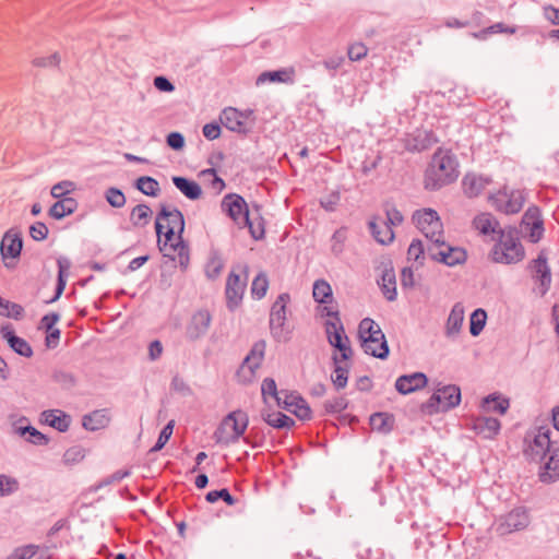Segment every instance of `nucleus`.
<instances>
[{
	"label": "nucleus",
	"instance_id": "obj_1",
	"mask_svg": "<svg viewBox=\"0 0 559 559\" xmlns=\"http://www.w3.org/2000/svg\"><path fill=\"white\" fill-rule=\"evenodd\" d=\"M156 234L159 250L173 261H177L182 270L189 265V248L182 240L185 219L182 213L175 207L163 206L156 217Z\"/></svg>",
	"mask_w": 559,
	"mask_h": 559
},
{
	"label": "nucleus",
	"instance_id": "obj_2",
	"mask_svg": "<svg viewBox=\"0 0 559 559\" xmlns=\"http://www.w3.org/2000/svg\"><path fill=\"white\" fill-rule=\"evenodd\" d=\"M459 177V163L449 150L439 148L432 155L425 173V188L437 190L456 180Z\"/></svg>",
	"mask_w": 559,
	"mask_h": 559
},
{
	"label": "nucleus",
	"instance_id": "obj_3",
	"mask_svg": "<svg viewBox=\"0 0 559 559\" xmlns=\"http://www.w3.org/2000/svg\"><path fill=\"white\" fill-rule=\"evenodd\" d=\"M525 257L518 231L514 228L499 229L498 238L492 246L489 258L499 264H516Z\"/></svg>",
	"mask_w": 559,
	"mask_h": 559
},
{
	"label": "nucleus",
	"instance_id": "obj_4",
	"mask_svg": "<svg viewBox=\"0 0 559 559\" xmlns=\"http://www.w3.org/2000/svg\"><path fill=\"white\" fill-rule=\"evenodd\" d=\"M358 334L366 354L381 359L388 356L389 348L384 334L372 319L365 318L360 321Z\"/></svg>",
	"mask_w": 559,
	"mask_h": 559
},
{
	"label": "nucleus",
	"instance_id": "obj_5",
	"mask_svg": "<svg viewBox=\"0 0 559 559\" xmlns=\"http://www.w3.org/2000/svg\"><path fill=\"white\" fill-rule=\"evenodd\" d=\"M321 312L332 318L325 322V333L330 345L338 352V357L348 360L352 356V348L336 309L332 306H323Z\"/></svg>",
	"mask_w": 559,
	"mask_h": 559
},
{
	"label": "nucleus",
	"instance_id": "obj_6",
	"mask_svg": "<svg viewBox=\"0 0 559 559\" xmlns=\"http://www.w3.org/2000/svg\"><path fill=\"white\" fill-rule=\"evenodd\" d=\"M550 429L538 427L530 430L524 438V455L535 462L547 457L556 448L550 441Z\"/></svg>",
	"mask_w": 559,
	"mask_h": 559
},
{
	"label": "nucleus",
	"instance_id": "obj_7",
	"mask_svg": "<svg viewBox=\"0 0 559 559\" xmlns=\"http://www.w3.org/2000/svg\"><path fill=\"white\" fill-rule=\"evenodd\" d=\"M248 416L242 411H235L228 414L215 432L218 443L229 444L238 441L248 427Z\"/></svg>",
	"mask_w": 559,
	"mask_h": 559
},
{
	"label": "nucleus",
	"instance_id": "obj_8",
	"mask_svg": "<svg viewBox=\"0 0 559 559\" xmlns=\"http://www.w3.org/2000/svg\"><path fill=\"white\" fill-rule=\"evenodd\" d=\"M290 301L288 294H281L274 301L270 313V330L277 342H287L290 336V328L287 324L286 307Z\"/></svg>",
	"mask_w": 559,
	"mask_h": 559
},
{
	"label": "nucleus",
	"instance_id": "obj_9",
	"mask_svg": "<svg viewBox=\"0 0 559 559\" xmlns=\"http://www.w3.org/2000/svg\"><path fill=\"white\" fill-rule=\"evenodd\" d=\"M413 219L417 228L424 234L428 243L433 245L443 238V226L438 213L431 209L417 211Z\"/></svg>",
	"mask_w": 559,
	"mask_h": 559
},
{
	"label": "nucleus",
	"instance_id": "obj_10",
	"mask_svg": "<svg viewBox=\"0 0 559 559\" xmlns=\"http://www.w3.org/2000/svg\"><path fill=\"white\" fill-rule=\"evenodd\" d=\"M461 391L456 385H445L438 389L424 405L428 414L445 412L460 404Z\"/></svg>",
	"mask_w": 559,
	"mask_h": 559
},
{
	"label": "nucleus",
	"instance_id": "obj_11",
	"mask_svg": "<svg viewBox=\"0 0 559 559\" xmlns=\"http://www.w3.org/2000/svg\"><path fill=\"white\" fill-rule=\"evenodd\" d=\"M428 255L448 266L463 264L466 261V251L461 247L447 243L443 238L433 245H427Z\"/></svg>",
	"mask_w": 559,
	"mask_h": 559
},
{
	"label": "nucleus",
	"instance_id": "obj_12",
	"mask_svg": "<svg viewBox=\"0 0 559 559\" xmlns=\"http://www.w3.org/2000/svg\"><path fill=\"white\" fill-rule=\"evenodd\" d=\"M489 200L492 206L504 214L519 213L524 204V193L521 190H508L507 187L491 194Z\"/></svg>",
	"mask_w": 559,
	"mask_h": 559
},
{
	"label": "nucleus",
	"instance_id": "obj_13",
	"mask_svg": "<svg viewBox=\"0 0 559 559\" xmlns=\"http://www.w3.org/2000/svg\"><path fill=\"white\" fill-rule=\"evenodd\" d=\"M530 522L528 512L524 508H515L497 520L495 531L498 535L506 536L525 530Z\"/></svg>",
	"mask_w": 559,
	"mask_h": 559
},
{
	"label": "nucleus",
	"instance_id": "obj_14",
	"mask_svg": "<svg viewBox=\"0 0 559 559\" xmlns=\"http://www.w3.org/2000/svg\"><path fill=\"white\" fill-rule=\"evenodd\" d=\"M252 115L253 111L250 109L241 111L234 107H227L221 112L219 121L226 129L233 132L247 134L251 129L247 121Z\"/></svg>",
	"mask_w": 559,
	"mask_h": 559
},
{
	"label": "nucleus",
	"instance_id": "obj_15",
	"mask_svg": "<svg viewBox=\"0 0 559 559\" xmlns=\"http://www.w3.org/2000/svg\"><path fill=\"white\" fill-rule=\"evenodd\" d=\"M528 267L533 280L537 284L535 288L536 293L542 297L545 296L551 285V271L544 251H542L536 259L531 261Z\"/></svg>",
	"mask_w": 559,
	"mask_h": 559
},
{
	"label": "nucleus",
	"instance_id": "obj_16",
	"mask_svg": "<svg viewBox=\"0 0 559 559\" xmlns=\"http://www.w3.org/2000/svg\"><path fill=\"white\" fill-rule=\"evenodd\" d=\"M222 207L239 227H243L245 223H249V210L242 197L238 194L225 195Z\"/></svg>",
	"mask_w": 559,
	"mask_h": 559
},
{
	"label": "nucleus",
	"instance_id": "obj_17",
	"mask_svg": "<svg viewBox=\"0 0 559 559\" xmlns=\"http://www.w3.org/2000/svg\"><path fill=\"white\" fill-rule=\"evenodd\" d=\"M247 276L241 278L239 274L231 272L226 282V304L229 310H235L239 307L246 289Z\"/></svg>",
	"mask_w": 559,
	"mask_h": 559
},
{
	"label": "nucleus",
	"instance_id": "obj_18",
	"mask_svg": "<svg viewBox=\"0 0 559 559\" xmlns=\"http://www.w3.org/2000/svg\"><path fill=\"white\" fill-rule=\"evenodd\" d=\"M277 406L293 413L301 420H306L311 417V411L306 401L294 392H285L282 400L277 403Z\"/></svg>",
	"mask_w": 559,
	"mask_h": 559
},
{
	"label": "nucleus",
	"instance_id": "obj_19",
	"mask_svg": "<svg viewBox=\"0 0 559 559\" xmlns=\"http://www.w3.org/2000/svg\"><path fill=\"white\" fill-rule=\"evenodd\" d=\"M212 317L207 310H199L192 314L186 326V336L195 341L203 337L211 325Z\"/></svg>",
	"mask_w": 559,
	"mask_h": 559
},
{
	"label": "nucleus",
	"instance_id": "obj_20",
	"mask_svg": "<svg viewBox=\"0 0 559 559\" xmlns=\"http://www.w3.org/2000/svg\"><path fill=\"white\" fill-rule=\"evenodd\" d=\"M59 319L60 317L58 313L51 312L45 316L40 320L39 326H37V329L45 330V346L47 349H53L59 345L61 332L58 328H56V324L59 321Z\"/></svg>",
	"mask_w": 559,
	"mask_h": 559
},
{
	"label": "nucleus",
	"instance_id": "obj_21",
	"mask_svg": "<svg viewBox=\"0 0 559 559\" xmlns=\"http://www.w3.org/2000/svg\"><path fill=\"white\" fill-rule=\"evenodd\" d=\"M428 379L423 372L404 374L396 379L395 389L401 394H409L426 386Z\"/></svg>",
	"mask_w": 559,
	"mask_h": 559
},
{
	"label": "nucleus",
	"instance_id": "obj_22",
	"mask_svg": "<svg viewBox=\"0 0 559 559\" xmlns=\"http://www.w3.org/2000/svg\"><path fill=\"white\" fill-rule=\"evenodd\" d=\"M523 226L525 230L528 229V238L532 242H537L543 237L544 228L543 222L539 219V212L537 209H528L523 216Z\"/></svg>",
	"mask_w": 559,
	"mask_h": 559
},
{
	"label": "nucleus",
	"instance_id": "obj_23",
	"mask_svg": "<svg viewBox=\"0 0 559 559\" xmlns=\"http://www.w3.org/2000/svg\"><path fill=\"white\" fill-rule=\"evenodd\" d=\"M22 250V238L21 235L13 229L7 231L1 240L0 251L2 258H17Z\"/></svg>",
	"mask_w": 559,
	"mask_h": 559
},
{
	"label": "nucleus",
	"instance_id": "obj_24",
	"mask_svg": "<svg viewBox=\"0 0 559 559\" xmlns=\"http://www.w3.org/2000/svg\"><path fill=\"white\" fill-rule=\"evenodd\" d=\"M295 81V69L284 68L277 71L262 72L255 81V84L263 85L265 83H285L293 84Z\"/></svg>",
	"mask_w": 559,
	"mask_h": 559
},
{
	"label": "nucleus",
	"instance_id": "obj_25",
	"mask_svg": "<svg viewBox=\"0 0 559 559\" xmlns=\"http://www.w3.org/2000/svg\"><path fill=\"white\" fill-rule=\"evenodd\" d=\"M490 182L491 179L489 177L476 174H467L463 178L462 185L464 193L467 197L473 198L479 195Z\"/></svg>",
	"mask_w": 559,
	"mask_h": 559
},
{
	"label": "nucleus",
	"instance_id": "obj_26",
	"mask_svg": "<svg viewBox=\"0 0 559 559\" xmlns=\"http://www.w3.org/2000/svg\"><path fill=\"white\" fill-rule=\"evenodd\" d=\"M0 333L11 346V348L20 355L31 357L33 354L32 347L23 338L14 334V330L10 324H5L1 328Z\"/></svg>",
	"mask_w": 559,
	"mask_h": 559
},
{
	"label": "nucleus",
	"instance_id": "obj_27",
	"mask_svg": "<svg viewBox=\"0 0 559 559\" xmlns=\"http://www.w3.org/2000/svg\"><path fill=\"white\" fill-rule=\"evenodd\" d=\"M463 321L464 307L462 306V304L457 302L452 307L450 314L447 319L445 336L449 338H455L461 332Z\"/></svg>",
	"mask_w": 559,
	"mask_h": 559
},
{
	"label": "nucleus",
	"instance_id": "obj_28",
	"mask_svg": "<svg viewBox=\"0 0 559 559\" xmlns=\"http://www.w3.org/2000/svg\"><path fill=\"white\" fill-rule=\"evenodd\" d=\"M472 428L477 435L491 439L499 432L500 421L492 417H477L473 420Z\"/></svg>",
	"mask_w": 559,
	"mask_h": 559
},
{
	"label": "nucleus",
	"instance_id": "obj_29",
	"mask_svg": "<svg viewBox=\"0 0 559 559\" xmlns=\"http://www.w3.org/2000/svg\"><path fill=\"white\" fill-rule=\"evenodd\" d=\"M41 424H46L60 432L68 430L71 419L70 416L60 409H51L41 413Z\"/></svg>",
	"mask_w": 559,
	"mask_h": 559
},
{
	"label": "nucleus",
	"instance_id": "obj_30",
	"mask_svg": "<svg viewBox=\"0 0 559 559\" xmlns=\"http://www.w3.org/2000/svg\"><path fill=\"white\" fill-rule=\"evenodd\" d=\"M547 457L548 460L540 468L539 478L543 483H552L559 478V449L551 451Z\"/></svg>",
	"mask_w": 559,
	"mask_h": 559
},
{
	"label": "nucleus",
	"instance_id": "obj_31",
	"mask_svg": "<svg viewBox=\"0 0 559 559\" xmlns=\"http://www.w3.org/2000/svg\"><path fill=\"white\" fill-rule=\"evenodd\" d=\"M110 423V415L107 409H97L87 414L82 419V425L86 430L96 431L107 427Z\"/></svg>",
	"mask_w": 559,
	"mask_h": 559
},
{
	"label": "nucleus",
	"instance_id": "obj_32",
	"mask_svg": "<svg viewBox=\"0 0 559 559\" xmlns=\"http://www.w3.org/2000/svg\"><path fill=\"white\" fill-rule=\"evenodd\" d=\"M369 229L373 238L381 245H388L394 239L392 227L383 219H372L369 223Z\"/></svg>",
	"mask_w": 559,
	"mask_h": 559
},
{
	"label": "nucleus",
	"instance_id": "obj_33",
	"mask_svg": "<svg viewBox=\"0 0 559 559\" xmlns=\"http://www.w3.org/2000/svg\"><path fill=\"white\" fill-rule=\"evenodd\" d=\"M171 180L175 187L189 200L194 201L201 198L202 189L198 182L179 176L173 177Z\"/></svg>",
	"mask_w": 559,
	"mask_h": 559
},
{
	"label": "nucleus",
	"instance_id": "obj_34",
	"mask_svg": "<svg viewBox=\"0 0 559 559\" xmlns=\"http://www.w3.org/2000/svg\"><path fill=\"white\" fill-rule=\"evenodd\" d=\"M437 140L431 132L418 130L412 135V139L407 140L406 147L409 151L420 152L429 148Z\"/></svg>",
	"mask_w": 559,
	"mask_h": 559
},
{
	"label": "nucleus",
	"instance_id": "obj_35",
	"mask_svg": "<svg viewBox=\"0 0 559 559\" xmlns=\"http://www.w3.org/2000/svg\"><path fill=\"white\" fill-rule=\"evenodd\" d=\"M473 226L481 235L488 236L499 231V223L490 213H480L473 219Z\"/></svg>",
	"mask_w": 559,
	"mask_h": 559
},
{
	"label": "nucleus",
	"instance_id": "obj_36",
	"mask_svg": "<svg viewBox=\"0 0 559 559\" xmlns=\"http://www.w3.org/2000/svg\"><path fill=\"white\" fill-rule=\"evenodd\" d=\"M263 420L273 428H290L295 421L290 417L280 412H272L270 409H263L261 412Z\"/></svg>",
	"mask_w": 559,
	"mask_h": 559
},
{
	"label": "nucleus",
	"instance_id": "obj_37",
	"mask_svg": "<svg viewBox=\"0 0 559 559\" xmlns=\"http://www.w3.org/2000/svg\"><path fill=\"white\" fill-rule=\"evenodd\" d=\"M78 207V202L73 198L59 199L49 210L51 217L60 219L72 214Z\"/></svg>",
	"mask_w": 559,
	"mask_h": 559
},
{
	"label": "nucleus",
	"instance_id": "obj_38",
	"mask_svg": "<svg viewBox=\"0 0 559 559\" xmlns=\"http://www.w3.org/2000/svg\"><path fill=\"white\" fill-rule=\"evenodd\" d=\"M312 296L317 302L330 306L333 301V292L331 285L325 280H317L313 283Z\"/></svg>",
	"mask_w": 559,
	"mask_h": 559
},
{
	"label": "nucleus",
	"instance_id": "obj_39",
	"mask_svg": "<svg viewBox=\"0 0 559 559\" xmlns=\"http://www.w3.org/2000/svg\"><path fill=\"white\" fill-rule=\"evenodd\" d=\"M335 368L331 374L332 381L337 389H343L347 384L348 368L346 360H343L338 355L333 356Z\"/></svg>",
	"mask_w": 559,
	"mask_h": 559
},
{
	"label": "nucleus",
	"instance_id": "obj_40",
	"mask_svg": "<svg viewBox=\"0 0 559 559\" xmlns=\"http://www.w3.org/2000/svg\"><path fill=\"white\" fill-rule=\"evenodd\" d=\"M261 392L263 396V401L265 404H271L272 402L277 405L285 391H277L276 383L271 378H265L261 385Z\"/></svg>",
	"mask_w": 559,
	"mask_h": 559
},
{
	"label": "nucleus",
	"instance_id": "obj_41",
	"mask_svg": "<svg viewBox=\"0 0 559 559\" xmlns=\"http://www.w3.org/2000/svg\"><path fill=\"white\" fill-rule=\"evenodd\" d=\"M264 354H265V343L258 342L252 346L250 353L246 356V358L243 359L242 362L245 365L250 366L251 369L257 372L258 369L260 368V366L262 365V361L264 359Z\"/></svg>",
	"mask_w": 559,
	"mask_h": 559
},
{
	"label": "nucleus",
	"instance_id": "obj_42",
	"mask_svg": "<svg viewBox=\"0 0 559 559\" xmlns=\"http://www.w3.org/2000/svg\"><path fill=\"white\" fill-rule=\"evenodd\" d=\"M152 214L153 212L148 205L139 204L132 209L130 221L135 227H144L150 223Z\"/></svg>",
	"mask_w": 559,
	"mask_h": 559
},
{
	"label": "nucleus",
	"instance_id": "obj_43",
	"mask_svg": "<svg viewBox=\"0 0 559 559\" xmlns=\"http://www.w3.org/2000/svg\"><path fill=\"white\" fill-rule=\"evenodd\" d=\"M484 412H496L503 415L509 408V401L496 395H489L483 400Z\"/></svg>",
	"mask_w": 559,
	"mask_h": 559
},
{
	"label": "nucleus",
	"instance_id": "obj_44",
	"mask_svg": "<svg viewBox=\"0 0 559 559\" xmlns=\"http://www.w3.org/2000/svg\"><path fill=\"white\" fill-rule=\"evenodd\" d=\"M135 187L143 194L148 197H157L160 192L158 181L148 176H142L138 178L135 181Z\"/></svg>",
	"mask_w": 559,
	"mask_h": 559
},
{
	"label": "nucleus",
	"instance_id": "obj_45",
	"mask_svg": "<svg viewBox=\"0 0 559 559\" xmlns=\"http://www.w3.org/2000/svg\"><path fill=\"white\" fill-rule=\"evenodd\" d=\"M381 288L384 297L389 301L396 299V282L393 271H384L381 278Z\"/></svg>",
	"mask_w": 559,
	"mask_h": 559
},
{
	"label": "nucleus",
	"instance_id": "obj_46",
	"mask_svg": "<svg viewBox=\"0 0 559 559\" xmlns=\"http://www.w3.org/2000/svg\"><path fill=\"white\" fill-rule=\"evenodd\" d=\"M0 316L20 320L24 316V309L21 305L0 297Z\"/></svg>",
	"mask_w": 559,
	"mask_h": 559
},
{
	"label": "nucleus",
	"instance_id": "obj_47",
	"mask_svg": "<svg viewBox=\"0 0 559 559\" xmlns=\"http://www.w3.org/2000/svg\"><path fill=\"white\" fill-rule=\"evenodd\" d=\"M487 313L484 309H476L469 319V332L473 336H478L485 328Z\"/></svg>",
	"mask_w": 559,
	"mask_h": 559
},
{
	"label": "nucleus",
	"instance_id": "obj_48",
	"mask_svg": "<svg viewBox=\"0 0 559 559\" xmlns=\"http://www.w3.org/2000/svg\"><path fill=\"white\" fill-rule=\"evenodd\" d=\"M13 432L25 437L28 441H33L35 437V427H33L29 420L25 417H21L12 423Z\"/></svg>",
	"mask_w": 559,
	"mask_h": 559
},
{
	"label": "nucleus",
	"instance_id": "obj_49",
	"mask_svg": "<svg viewBox=\"0 0 559 559\" xmlns=\"http://www.w3.org/2000/svg\"><path fill=\"white\" fill-rule=\"evenodd\" d=\"M371 429L379 432H388L392 427V418L388 414L377 413L370 417Z\"/></svg>",
	"mask_w": 559,
	"mask_h": 559
},
{
	"label": "nucleus",
	"instance_id": "obj_50",
	"mask_svg": "<svg viewBox=\"0 0 559 559\" xmlns=\"http://www.w3.org/2000/svg\"><path fill=\"white\" fill-rule=\"evenodd\" d=\"M269 288V281L264 273L258 274L252 281L251 295L255 299H261L265 296Z\"/></svg>",
	"mask_w": 559,
	"mask_h": 559
},
{
	"label": "nucleus",
	"instance_id": "obj_51",
	"mask_svg": "<svg viewBox=\"0 0 559 559\" xmlns=\"http://www.w3.org/2000/svg\"><path fill=\"white\" fill-rule=\"evenodd\" d=\"M223 269H224L223 259L219 255L214 254L209 259V261L206 263V266H205L206 276L212 280L216 278L221 274Z\"/></svg>",
	"mask_w": 559,
	"mask_h": 559
},
{
	"label": "nucleus",
	"instance_id": "obj_52",
	"mask_svg": "<svg viewBox=\"0 0 559 559\" xmlns=\"http://www.w3.org/2000/svg\"><path fill=\"white\" fill-rule=\"evenodd\" d=\"M74 190L75 183L70 180H64L52 186L51 195L56 199H67V195Z\"/></svg>",
	"mask_w": 559,
	"mask_h": 559
},
{
	"label": "nucleus",
	"instance_id": "obj_53",
	"mask_svg": "<svg viewBox=\"0 0 559 559\" xmlns=\"http://www.w3.org/2000/svg\"><path fill=\"white\" fill-rule=\"evenodd\" d=\"M106 201L116 209H120L126 204V197L123 192L117 188H109L105 192Z\"/></svg>",
	"mask_w": 559,
	"mask_h": 559
},
{
	"label": "nucleus",
	"instance_id": "obj_54",
	"mask_svg": "<svg viewBox=\"0 0 559 559\" xmlns=\"http://www.w3.org/2000/svg\"><path fill=\"white\" fill-rule=\"evenodd\" d=\"M346 239L347 233L345 228H340L333 234L331 238V250L335 255L343 252Z\"/></svg>",
	"mask_w": 559,
	"mask_h": 559
},
{
	"label": "nucleus",
	"instance_id": "obj_55",
	"mask_svg": "<svg viewBox=\"0 0 559 559\" xmlns=\"http://www.w3.org/2000/svg\"><path fill=\"white\" fill-rule=\"evenodd\" d=\"M427 251V247L425 248L424 243L419 239H414L407 250V259L408 261L419 262L421 258H424V253Z\"/></svg>",
	"mask_w": 559,
	"mask_h": 559
},
{
	"label": "nucleus",
	"instance_id": "obj_56",
	"mask_svg": "<svg viewBox=\"0 0 559 559\" xmlns=\"http://www.w3.org/2000/svg\"><path fill=\"white\" fill-rule=\"evenodd\" d=\"M174 420H170L164 428L163 430L160 431L159 436H158V439H157V442L155 443V445L152 448V451L156 452V451H159L164 448V445L168 442V440L170 439L171 435H173V430H174Z\"/></svg>",
	"mask_w": 559,
	"mask_h": 559
},
{
	"label": "nucleus",
	"instance_id": "obj_57",
	"mask_svg": "<svg viewBox=\"0 0 559 559\" xmlns=\"http://www.w3.org/2000/svg\"><path fill=\"white\" fill-rule=\"evenodd\" d=\"M218 499H223L228 506L235 504V499L227 489L213 490L206 495V500L211 503L216 502Z\"/></svg>",
	"mask_w": 559,
	"mask_h": 559
},
{
	"label": "nucleus",
	"instance_id": "obj_58",
	"mask_svg": "<svg viewBox=\"0 0 559 559\" xmlns=\"http://www.w3.org/2000/svg\"><path fill=\"white\" fill-rule=\"evenodd\" d=\"M257 372L251 369L250 366L245 365L243 362L240 365L237 371V380L242 384L251 383L255 379Z\"/></svg>",
	"mask_w": 559,
	"mask_h": 559
},
{
	"label": "nucleus",
	"instance_id": "obj_59",
	"mask_svg": "<svg viewBox=\"0 0 559 559\" xmlns=\"http://www.w3.org/2000/svg\"><path fill=\"white\" fill-rule=\"evenodd\" d=\"M84 455V450L81 447H72L64 452L63 461L66 464H74L82 461Z\"/></svg>",
	"mask_w": 559,
	"mask_h": 559
},
{
	"label": "nucleus",
	"instance_id": "obj_60",
	"mask_svg": "<svg viewBox=\"0 0 559 559\" xmlns=\"http://www.w3.org/2000/svg\"><path fill=\"white\" fill-rule=\"evenodd\" d=\"M368 49L361 43L353 44L348 47L347 55L352 61H359L367 56Z\"/></svg>",
	"mask_w": 559,
	"mask_h": 559
},
{
	"label": "nucleus",
	"instance_id": "obj_61",
	"mask_svg": "<svg viewBox=\"0 0 559 559\" xmlns=\"http://www.w3.org/2000/svg\"><path fill=\"white\" fill-rule=\"evenodd\" d=\"M17 489V481L9 476L0 475V497L12 493Z\"/></svg>",
	"mask_w": 559,
	"mask_h": 559
},
{
	"label": "nucleus",
	"instance_id": "obj_62",
	"mask_svg": "<svg viewBox=\"0 0 559 559\" xmlns=\"http://www.w3.org/2000/svg\"><path fill=\"white\" fill-rule=\"evenodd\" d=\"M243 227H248L254 239H260L264 235V227L260 218L253 219L249 217V223H245Z\"/></svg>",
	"mask_w": 559,
	"mask_h": 559
},
{
	"label": "nucleus",
	"instance_id": "obj_63",
	"mask_svg": "<svg viewBox=\"0 0 559 559\" xmlns=\"http://www.w3.org/2000/svg\"><path fill=\"white\" fill-rule=\"evenodd\" d=\"M35 556V547L33 545L20 547L7 559H32Z\"/></svg>",
	"mask_w": 559,
	"mask_h": 559
},
{
	"label": "nucleus",
	"instance_id": "obj_64",
	"mask_svg": "<svg viewBox=\"0 0 559 559\" xmlns=\"http://www.w3.org/2000/svg\"><path fill=\"white\" fill-rule=\"evenodd\" d=\"M544 17L552 25H559V9L552 5H545L543 8Z\"/></svg>",
	"mask_w": 559,
	"mask_h": 559
}]
</instances>
